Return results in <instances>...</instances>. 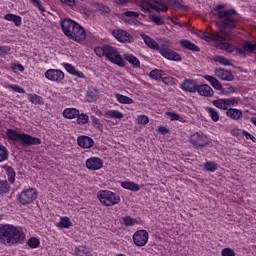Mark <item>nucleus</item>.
Returning a JSON list of instances; mask_svg holds the SVG:
<instances>
[{"label":"nucleus","mask_w":256,"mask_h":256,"mask_svg":"<svg viewBox=\"0 0 256 256\" xmlns=\"http://www.w3.org/2000/svg\"><path fill=\"white\" fill-rule=\"evenodd\" d=\"M162 83H165V85H171L173 83V77H163L160 78Z\"/></svg>","instance_id":"obj_62"},{"label":"nucleus","mask_w":256,"mask_h":256,"mask_svg":"<svg viewBox=\"0 0 256 256\" xmlns=\"http://www.w3.org/2000/svg\"><path fill=\"white\" fill-rule=\"evenodd\" d=\"M6 21H11L16 27H21L22 18L19 15L8 13L4 15Z\"/></svg>","instance_id":"obj_25"},{"label":"nucleus","mask_w":256,"mask_h":256,"mask_svg":"<svg viewBox=\"0 0 256 256\" xmlns=\"http://www.w3.org/2000/svg\"><path fill=\"white\" fill-rule=\"evenodd\" d=\"M86 167L90 171H97L103 167V159L99 157H91L86 160Z\"/></svg>","instance_id":"obj_14"},{"label":"nucleus","mask_w":256,"mask_h":256,"mask_svg":"<svg viewBox=\"0 0 256 256\" xmlns=\"http://www.w3.org/2000/svg\"><path fill=\"white\" fill-rule=\"evenodd\" d=\"M124 15L126 17H135V18L139 17V13L138 12H133V11H126L124 13Z\"/></svg>","instance_id":"obj_64"},{"label":"nucleus","mask_w":256,"mask_h":256,"mask_svg":"<svg viewBox=\"0 0 256 256\" xmlns=\"http://www.w3.org/2000/svg\"><path fill=\"white\" fill-rule=\"evenodd\" d=\"M116 99H117V101H119V103H123L124 105H131V104L135 103V101L132 100V98H130L129 96L122 95V94H116Z\"/></svg>","instance_id":"obj_38"},{"label":"nucleus","mask_w":256,"mask_h":256,"mask_svg":"<svg viewBox=\"0 0 256 256\" xmlns=\"http://www.w3.org/2000/svg\"><path fill=\"white\" fill-rule=\"evenodd\" d=\"M27 245L30 249H37V247L41 245V242L39 241V238L31 237L27 240Z\"/></svg>","instance_id":"obj_41"},{"label":"nucleus","mask_w":256,"mask_h":256,"mask_svg":"<svg viewBox=\"0 0 256 256\" xmlns=\"http://www.w3.org/2000/svg\"><path fill=\"white\" fill-rule=\"evenodd\" d=\"M2 169H5L6 175L8 177V181L10 183H15V177L17 175V173L15 172V169H13V167L8 166V165L2 166Z\"/></svg>","instance_id":"obj_27"},{"label":"nucleus","mask_w":256,"mask_h":256,"mask_svg":"<svg viewBox=\"0 0 256 256\" xmlns=\"http://www.w3.org/2000/svg\"><path fill=\"white\" fill-rule=\"evenodd\" d=\"M92 125L95 127V129H98L99 131H103V124L97 119L95 116L90 117Z\"/></svg>","instance_id":"obj_47"},{"label":"nucleus","mask_w":256,"mask_h":256,"mask_svg":"<svg viewBox=\"0 0 256 256\" xmlns=\"http://www.w3.org/2000/svg\"><path fill=\"white\" fill-rule=\"evenodd\" d=\"M31 3H34L35 5H37L39 11L45 12V7H43V5L41 4V1L39 0H30Z\"/></svg>","instance_id":"obj_61"},{"label":"nucleus","mask_w":256,"mask_h":256,"mask_svg":"<svg viewBox=\"0 0 256 256\" xmlns=\"http://www.w3.org/2000/svg\"><path fill=\"white\" fill-rule=\"evenodd\" d=\"M67 73H69L70 75H74V77H78L79 79H85V74H83V72L75 69V67L70 64V63H66L64 65Z\"/></svg>","instance_id":"obj_22"},{"label":"nucleus","mask_w":256,"mask_h":256,"mask_svg":"<svg viewBox=\"0 0 256 256\" xmlns=\"http://www.w3.org/2000/svg\"><path fill=\"white\" fill-rule=\"evenodd\" d=\"M223 9H225V5L218 4L211 10L212 15L221 19L220 29H235L237 27V20L233 16L237 15V10L235 8Z\"/></svg>","instance_id":"obj_1"},{"label":"nucleus","mask_w":256,"mask_h":256,"mask_svg":"<svg viewBox=\"0 0 256 256\" xmlns=\"http://www.w3.org/2000/svg\"><path fill=\"white\" fill-rule=\"evenodd\" d=\"M214 73L219 79H222V81H233L235 79V76H233V72H231V70L215 68Z\"/></svg>","instance_id":"obj_16"},{"label":"nucleus","mask_w":256,"mask_h":256,"mask_svg":"<svg viewBox=\"0 0 256 256\" xmlns=\"http://www.w3.org/2000/svg\"><path fill=\"white\" fill-rule=\"evenodd\" d=\"M111 34L119 43H133L134 41L133 36L123 29L112 30Z\"/></svg>","instance_id":"obj_11"},{"label":"nucleus","mask_w":256,"mask_h":256,"mask_svg":"<svg viewBox=\"0 0 256 256\" xmlns=\"http://www.w3.org/2000/svg\"><path fill=\"white\" fill-rule=\"evenodd\" d=\"M133 241L137 247H145L149 241V233L146 230H138L133 235Z\"/></svg>","instance_id":"obj_10"},{"label":"nucleus","mask_w":256,"mask_h":256,"mask_svg":"<svg viewBox=\"0 0 256 256\" xmlns=\"http://www.w3.org/2000/svg\"><path fill=\"white\" fill-rule=\"evenodd\" d=\"M141 37H142L145 45L147 47H149L150 49H156L157 51H159L161 49V47H159V44L157 43V41H155L153 38L147 36L146 34H141Z\"/></svg>","instance_id":"obj_21"},{"label":"nucleus","mask_w":256,"mask_h":256,"mask_svg":"<svg viewBox=\"0 0 256 256\" xmlns=\"http://www.w3.org/2000/svg\"><path fill=\"white\" fill-rule=\"evenodd\" d=\"M213 61H215V63H220V65H225V66H229V67H232V65H233V63H231V60H229L221 55H215L213 58Z\"/></svg>","instance_id":"obj_36"},{"label":"nucleus","mask_w":256,"mask_h":256,"mask_svg":"<svg viewBox=\"0 0 256 256\" xmlns=\"http://www.w3.org/2000/svg\"><path fill=\"white\" fill-rule=\"evenodd\" d=\"M138 5L142 11H148V13H151V9L154 11H164V13L169 11L167 6L157 0H139Z\"/></svg>","instance_id":"obj_5"},{"label":"nucleus","mask_w":256,"mask_h":256,"mask_svg":"<svg viewBox=\"0 0 256 256\" xmlns=\"http://www.w3.org/2000/svg\"><path fill=\"white\" fill-rule=\"evenodd\" d=\"M225 101L227 109H229V107H237L239 105V102H237V99L235 98H225Z\"/></svg>","instance_id":"obj_51"},{"label":"nucleus","mask_w":256,"mask_h":256,"mask_svg":"<svg viewBox=\"0 0 256 256\" xmlns=\"http://www.w3.org/2000/svg\"><path fill=\"white\" fill-rule=\"evenodd\" d=\"M121 187L123 189H128L129 191H134V192H137L140 189L139 184L131 181L121 182Z\"/></svg>","instance_id":"obj_29"},{"label":"nucleus","mask_w":256,"mask_h":256,"mask_svg":"<svg viewBox=\"0 0 256 256\" xmlns=\"http://www.w3.org/2000/svg\"><path fill=\"white\" fill-rule=\"evenodd\" d=\"M11 190V186L7 180L0 181V195H5L8 191Z\"/></svg>","instance_id":"obj_43"},{"label":"nucleus","mask_w":256,"mask_h":256,"mask_svg":"<svg viewBox=\"0 0 256 256\" xmlns=\"http://www.w3.org/2000/svg\"><path fill=\"white\" fill-rule=\"evenodd\" d=\"M211 86L214 89H217V91H219V89H222L223 85H221V82H219V80H217V78H216L215 81L212 82Z\"/></svg>","instance_id":"obj_60"},{"label":"nucleus","mask_w":256,"mask_h":256,"mask_svg":"<svg viewBox=\"0 0 256 256\" xmlns=\"http://www.w3.org/2000/svg\"><path fill=\"white\" fill-rule=\"evenodd\" d=\"M204 169L206 171H209L210 173H213V171H217V164H215L214 162H206L204 164Z\"/></svg>","instance_id":"obj_50"},{"label":"nucleus","mask_w":256,"mask_h":256,"mask_svg":"<svg viewBox=\"0 0 256 256\" xmlns=\"http://www.w3.org/2000/svg\"><path fill=\"white\" fill-rule=\"evenodd\" d=\"M214 107H217V109H222L223 111H227V102L225 98H220L217 100L212 101Z\"/></svg>","instance_id":"obj_37"},{"label":"nucleus","mask_w":256,"mask_h":256,"mask_svg":"<svg viewBox=\"0 0 256 256\" xmlns=\"http://www.w3.org/2000/svg\"><path fill=\"white\" fill-rule=\"evenodd\" d=\"M7 159H9V150L3 144H0V163L7 161Z\"/></svg>","instance_id":"obj_40"},{"label":"nucleus","mask_w":256,"mask_h":256,"mask_svg":"<svg viewBox=\"0 0 256 256\" xmlns=\"http://www.w3.org/2000/svg\"><path fill=\"white\" fill-rule=\"evenodd\" d=\"M96 9L100 11V13H111V8L109 6L104 5L102 3H97L96 4Z\"/></svg>","instance_id":"obj_49"},{"label":"nucleus","mask_w":256,"mask_h":256,"mask_svg":"<svg viewBox=\"0 0 256 256\" xmlns=\"http://www.w3.org/2000/svg\"><path fill=\"white\" fill-rule=\"evenodd\" d=\"M45 77L49 81H63L65 73L61 70L49 69L45 72Z\"/></svg>","instance_id":"obj_15"},{"label":"nucleus","mask_w":256,"mask_h":256,"mask_svg":"<svg viewBox=\"0 0 256 256\" xmlns=\"http://www.w3.org/2000/svg\"><path fill=\"white\" fill-rule=\"evenodd\" d=\"M226 51H228V53H233L234 51H236L234 55H241L244 58L247 57V52H245L243 48H239L237 46H234L233 44H230Z\"/></svg>","instance_id":"obj_34"},{"label":"nucleus","mask_w":256,"mask_h":256,"mask_svg":"<svg viewBox=\"0 0 256 256\" xmlns=\"http://www.w3.org/2000/svg\"><path fill=\"white\" fill-rule=\"evenodd\" d=\"M37 199V189L27 188L18 195V201L21 205H31Z\"/></svg>","instance_id":"obj_6"},{"label":"nucleus","mask_w":256,"mask_h":256,"mask_svg":"<svg viewBox=\"0 0 256 256\" xmlns=\"http://www.w3.org/2000/svg\"><path fill=\"white\" fill-rule=\"evenodd\" d=\"M77 24V22L73 21L70 18H64L60 22L62 31L66 37H69V35L71 36V33H73V30L75 29Z\"/></svg>","instance_id":"obj_12"},{"label":"nucleus","mask_w":256,"mask_h":256,"mask_svg":"<svg viewBox=\"0 0 256 256\" xmlns=\"http://www.w3.org/2000/svg\"><path fill=\"white\" fill-rule=\"evenodd\" d=\"M226 115L227 117H230V119L237 121L243 117V112H241V110L236 108H228L226 110Z\"/></svg>","instance_id":"obj_23"},{"label":"nucleus","mask_w":256,"mask_h":256,"mask_svg":"<svg viewBox=\"0 0 256 256\" xmlns=\"http://www.w3.org/2000/svg\"><path fill=\"white\" fill-rule=\"evenodd\" d=\"M18 143L21 147H31L32 145H41V139L29 134L21 133Z\"/></svg>","instance_id":"obj_9"},{"label":"nucleus","mask_w":256,"mask_h":256,"mask_svg":"<svg viewBox=\"0 0 256 256\" xmlns=\"http://www.w3.org/2000/svg\"><path fill=\"white\" fill-rule=\"evenodd\" d=\"M0 241L7 245H15L25 241V234L21 233L17 227L4 224L0 227Z\"/></svg>","instance_id":"obj_2"},{"label":"nucleus","mask_w":256,"mask_h":256,"mask_svg":"<svg viewBox=\"0 0 256 256\" xmlns=\"http://www.w3.org/2000/svg\"><path fill=\"white\" fill-rule=\"evenodd\" d=\"M106 119H123V114L119 110H109L104 114Z\"/></svg>","instance_id":"obj_31"},{"label":"nucleus","mask_w":256,"mask_h":256,"mask_svg":"<svg viewBox=\"0 0 256 256\" xmlns=\"http://www.w3.org/2000/svg\"><path fill=\"white\" fill-rule=\"evenodd\" d=\"M97 197L100 202L106 207H113V205H117L121 198L119 195L109 191V190H102L97 193Z\"/></svg>","instance_id":"obj_4"},{"label":"nucleus","mask_w":256,"mask_h":256,"mask_svg":"<svg viewBox=\"0 0 256 256\" xmlns=\"http://www.w3.org/2000/svg\"><path fill=\"white\" fill-rule=\"evenodd\" d=\"M207 111H208L212 121L217 123V121H219V112H217V110L215 108H211V107H208Z\"/></svg>","instance_id":"obj_46"},{"label":"nucleus","mask_w":256,"mask_h":256,"mask_svg":"<svg viewBox=\"0 0 256 256\" xmlns=\"http://www.w3.org/2000/svg\"><path fill=\"white\" fill-rule=\"evenodd\" d=\"M123 223L126 227H133V225H136L137 220L131 218V216H126L123 218Z\"/></svg>","instance_id":"obj_48"},{"label":"nucleus","mask_w":256,"mask_h":256,"mask_svg":"<svg viewBox=\"0 0 256 256\" xmlns=\"http://www.w3.org/2000/svg\"><path fill=\"white\" fill-rule=\"evenodd\" d=\"M61 3H64V5H68L73 9L75 7V0H60Z\"/></svg>","instance_id":"obj_63"},{"label":"nucleus","mask_w":256,"mask_h":256,"mask_svg":"<svg viewBox=\"0 0 256 256\" xmlns=\"http://www.w3.org/2000/svg\"><path fill=\"white\" fill-rule=\"evenodd\" d=\"M190 143L196 149H200L201 147H207V145L211 144V140L205 135L203 132H196L190 136Z\"/></svg>","instance_id":"obj_7"},{"label":"nucleus","mask_w":256,"mask_h":256,"mask_svg":"<svg viewBox=\"0 0 256 256\" xmlns=\"http://www.w3.org/2000/svg\"><path fill=\"white\" fill-rule=\"evenodd\" d=\"M70 33L71 35H68V39H72V41H76V43H81V41L87 39V32H85V28L79 23L76 24V27Z\"/></svg>","instance_id":"obj_8"},{"label":"nucleus","mask_w":256,"mask_h":256,"mask_svg":"<svg viewBox=\"0 0 256 256\" xmlns=\"http://www.w3.org/2000/svg\"><path fill=\"white\" fill-rule=\"evenodd\" d=\"M138 123L140 125H147V123H149V117H147L146 115H140L138 117Z\"/></svg>","instance_id":"obj_55"},{"label":"nucleus","mask_w":256,"mask_h":256,"mask_svg":"<svg viewBox=\"0 0 256 256\" xmlns=\"http://www.w3.org/2000/svg\"><path fill=\"white\" fill-rule=\"evenodd\" d=\"M94 51L97 57H105V44L102 47H96Z\"/></svg>","instance_id":"obj_53"},{"label":"nucleus","mask_w":256,"mask_h":256,"mask_svg":"<svg viewBox=\"0 0 256 256\" xmlns=\"http://www.w3.org/2000/svg\"><path fill=\"white\" fill-rule=\"evenodd\" d=\"M158 133H160L161 135H167L168 133H171V131L165 126H159Z\"/></svg>","instance_id":"obj_59"},{"label":"nucleus","mask_w":256,"mask_h":256,"mask_svg":"<svg viewBox=\"0 0 256 256\" xmlns=\"http://www.w3.org/2000/svg\"><path fill=\"white\" fill-rule=\"evenodd\" d=\"M167 3L171 6V7H175V9H180V10H187V6L184 5L183 0H166Z\"/></svg>","instance_id":"obj_35"},{"label":"nucleus","mask_w":256,"mask_h":256,"mask_svg":"<svg viewBox=\"0 0 256 256\" xmlns=\"http://www.w3.org/2000/svg\"><path fill=\"white\" fill-rule=\"evenodd\" d=\"M57 227L60 229H69V227H73V222L69 217H61L60 221L57 223Z\"/></svg>","instance_id":"obj_30"},{"label":"nucleus","mask_w":256,"mask_h":256,"mask_svg":"<svg viewBox=\"0 0 256 256\" xmlns=\"http://www.w3.org/2000/svg\"><path fill=\"white\" fill-rule=\"evenodd\" d=\"M6 135L10 141H16V143H19L21 133L17 132V130L8 129L6 131Z\"/></svg>","instance_id":"obj_32"},{"label":"nucleus","mask_w":256,"mask_h":256,"mask_svg":"<svg viewBox=\"0 0 256 256\" xmlns=\"http://www.w3.org/2000/svg\"><path fill=\"white\" fill-rule=\"evenodd\" d=\"M99 96V90L97 88H89L86 93V99L88 103H93V101H97V97Z\"/></svg>","instance_id":"obj_26"},{"label":"nucleus","mask_w":256,"mask_h":256,"mask_svg":"<svg viewBox=\"0 0 256 256\" xmlns=\"http://www.w3.org/2000/svg\"><path fill=\"white\" fill-rule=\"evenodd\" d=\"M77 144L79 147H82V149H91V147L95 145V142L93 141V138L83 135L78 137Z\"/></svg>","instance_id":"obj_18"},{"label":"nucleus","mask_w":256,"mask_h":256,"mask_svg":"<svg viewBox=\"0 0 256 256\" xmlns=\"http://www.w3.org/2000/svg\"><path fill=\"white\" fill-rule=\"evenodd\" d=\"M29 101L34 103V105H43V98L37 94H30Z\"/></svg>","instance_id":"obj_45"},{"label":"nucleus","mask_w":256,"mask_h":256,"mask_svg":"<svg viewBox=\"0 0 256 256\" xmlns=\"http://www.w3.org/2000/svg\"><path fill=\"white\" fill-rule=\"evenodd\" d=\"M76 117L78 125H87V123H89V115L85 113H78V116Z\"/></svg>","instance_id":"obj_44"},{"label":"nucleus","mask_w":256,"mask_h":256,"mask_svg":"<svg viewBox=\"0 0 256 256\" xmlns=\"http://www.w3.org/2000/svg\"><path fill=\"white\" fill-rule=\"evenodd\" d=\"M158 51L164 59H168L169 61H182L181 55L175 52V50H171L170 48H160Z\"/></svg>","instance_id":"obj_13"},{"label":"nucleus","mask_w":256,"mask_h":256,"mask_svg":"<svg viewBox=\"0 0 256 256\" xmlns=\"http://www.w3.org/2000/svg\"><path fill=\"white\" fill-rule=\"evenodd\" d=\"M166 115L170 117L171 121H179V119H181V116L177 113L167 112Z\"/></svg>","instance_id":"obj_58"},{"label":"nucleus","mask_w":256,"mask_h":256,"mask_svg":"<svg viewBox=\"0 0 256 256\" xmlns=\"http://www.w3.org/2000/svg\"><path fill=\"white\" fill-rule=\"evenodd\" d=\"M149 77L155 81H160L163 77H165V72L163 70L154 69L150 71Z\"/></svg>","instance_id":"obj_33"},{"label":"nucleus","mask_w":256,"mask_h":256,"mask_svg":"<svg viewBox=\"0 0 256 256\" xmlns=\"http://www.w3.org/2000/svg\"><path fill=\"white\" fill-rule=\"evenodd\" d=\"M151 21L156 25H165V21L160 16H156L155 14L151 15Z\"/></svg>","instance_id":"obj_52"},{"label":"nucleus","mask_w":256,"mask_h":256,"mask_svg":"<svg viewBox=\"0 0 256 256\" xmlns=\"http://www.w3.org/2000/svg\"><path fill=\"white\" fill-rule=\"evenodd\" d=\"M124 59L134 67V69H141V62L133 54H124Z\"/></svg>","instance_id":"obj_24"},{"label":"nucleus","mask_w":256,"mask_h":256,"mask_svg":"<svg viewBox=\"0 0 256 256\" xmlns=\"http://www.w3.org/2000/svg\"><path fill=\"white\" fill-rule=\"evenodd\" d=\"M79 116V110L75 108H66L63 111V117L66 119H76Z\"/></svg>","instance_id":"obj_28"},{"label":"nucleus","mask_w":256,"mask_h":256,"mask_svg":"<svg viewBox=\"0 0 256 256\" xmlns=\"http://www.w3.org/2000/svg\"><path fill=\"white\" fill-rule=\"evenodd\" d=\"M244 52L246 51L247 53H253V51H256V43L252 44L251 41H245L243 43V49Z\"/></svg>","instance_id":"obj_42"},{"label":"nucleus","mask_w":256,"mask_h":256,"mask_svg":"<svg viewBox=\"0 0 256 256\" xmlns=\"http://www.w3.org/2000/svg\"><path fill=\"white\" fill-rule=\"evenodd\" d=\"M104 57L114 65H118V67H125L127 65V62L123 60V56L119 54L117 48L111 45L104 44Z\"/></svg>","instance_id":"obj_3"},{"label":"nucleus","mask_w":256,"mask_h":256,"mask_svg":"<svg viewBox=\"0 0 256 256\" xmlns=\"http://www.w3.org/2000/svg\"><path fill=\"white\" fill-rule=\"evenodd\" d=\"M222 256H235V251L231 248H224L221 252Z\"/></svg>","instance_id":"obj_54"},{"label":"nucleus","mask_w":256,"mask_h":256,"mask_svg":"<svg viewBox=\"0 0 256 256\" xmlns=\"http://www.w3.org/2000/svg\"><path fill=\"white\" fill-rule=\"evenodd\" d=\"M75 254L77 256H91V250L85 246H78L75 249Z\"/></svg>","instance_id":"obj_39"},{"label":"nucleus","mask_w":256,"mask_h":256,"mask_svg":"<svg viewBox=\"0 0 256 256\" xmlns=\"http://www.w3.org/2000/svg\"><path fill=\"white\" fill-rule=\"evenodd\" d=\"M197 85V80L186 79L181 84V87L184 91H187L188 93H195L197 91Z\"/></svg>","instance_id":"obj_19"},{"label":"nucleus","mask_w":256,"mask_h":256,"mask_svg":"<svg viewBox=\"0 0 256 256\" xmlns=\"http://www.w3.org/2000/svg\"><path fill=\"white\" fill-rule=\"evenodd\" d=\"M196 91L199 95L202 97H213L215 95V91H213V88L207 84L197 85Z\"/></svg>","instance_id":"obj_17"},{"label":"nucleus","mask_w":256,"mask_h":256,"mask_svg":"<svg viewBox=\"0 0 256 256\" xmlns=\"http://www.w3.org/2000/svg\"><path fill=\"white\" fill-rule=\"evenodd\" d=\"M179 44L181 45V47H183V49H187L188 51H194V53H199V51H201L199 46L195 45L187 39L180 40Z\"/></svg>","instance_id":"obj_20"},{"label":"nucleus","mask_w":256,"mask_h":256,"mask_svg":"<svg viewBox=\"0 0 256 256\" xmlns=\"http://www.w3.org/2000/svg\"><path fill=\"white\" fill-rule=\"evenodd\" d=\"M10 89H12V91H15L16 93H25V89L21 88L19 85L15 84V85H10Z\"/></svg>","instance_id":"obj_57"},{"label":"nucleus","mask_w":256,"mask_h":256,"mask_svg":"<svg viewBox=\"0 0 256 256\" xmlns=\"http://www.w3.org/2000/svg\"><path fill=\"white\" fill-rule=\"evenodd\" d=\"M242 135H244V137H245L246 139H251V141H252L253 143H256V138H255V136H253L251 133L247 132V130H243V131H242Z\"/></svg>","instance_id":"obj_56"}]
</instances>
